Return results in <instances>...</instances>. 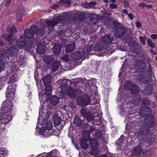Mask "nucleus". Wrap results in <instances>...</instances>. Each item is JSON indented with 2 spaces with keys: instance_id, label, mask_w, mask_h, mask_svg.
<instances>
[{
  "instance_id": "58836bf2",
  "label": "nucleus",
  "mask_w": 157,
  "mask_h": 157,
  "mask_svg": "<svg viewBox=\"0 0 157 157\" xmlns=\"http://www.w3.org/2000/svg\"><path fill=\"white\" fill-rule=\"evenodd\" d=\"M46 23L48 27H53L56 25L55 23L52 20H47Z\"/></svg>"
},
{
  "instance_id": "a878e982",
  "label": "nucleus",
  "mask_w": 157,
  "mask_h": 157,
  "mask_svg": "<svg viewBox=\"0 0 157 157\" xmlns=\"http://www.w3.org/2000/svg\"><path fill=\"white\" fill-rule=\"evenodd\" d=\"M51 65V70L53 72H55L59 69L60 65V63L59 61H54Z\"/></svg>"
},
{
  "instance_id": "680f3d73",
  "label": "nucleus",
  "mask_w": 157,
  "mask_h": 157,
  "mask_svg": "<svg viewBox=\"0 0 157 157\" xmlns=\"http://www.w3.org/2000/svg\"><path fill=\"white\" fill-rule=\"evenodd\" d=\"M139 6L140 8L141 9H144L146 6V5L144 3H140L139 5Z\"/></svg>"
},
{
  "instance_id": "bb28decb",
  "label": "nucleus",
  "mask_w": 157,
  "mask_h": 157,
  "mask_svg": "<svg viewBox=\"0 0 157 157\" xmlns=\"http://www.w3.org/2000/svg\"><path fill=\"white\" fill-rule=\"evenodd\" d=\"M74 123L76 126L78 127L82 125V121L79 117L77 115L74 118Z\"/></svg>"
},
{
  "instance_id": "6ab92c4d",
  "label": "nucleus",
  "mask_w": 157,
  "mask_h": 157,
  "mask_svg": "<svg viewBox=\"0 0 157 157\" xmlns=\"http://www.w3.org/2000/svg\"><path fill=\"white\" fill-rule=\"evenodd\" d=\"M61 48V45L59 43H55L52 49L53 53L56 55L59 54Z\"/></svg>"
},
{
  "instance_id": "a18cd8bd",
  "label": "nucleus",
  "mask_w": 157,
  "mask_h": 157,
  "mask_svg": "<svg viewBox=\"0 0 157 157\" xmlns=\"http://www.w3.org/2000/svg\"><path fill=\"white\" fill-rule=\"evenodd\" d=\"M44 127L46 130H51L53 127L52 124L51 122L48 123L46 124V127Z\"/></svg>"
},
{
  "instance_id": "774afa93",
  "label": "nucleus",
  "mask_w": 157,
  "mask_h": 157,
  "mask_svg": "<svg viewBox=\"0 0 157 157\" xmlns=\"http://www.w3.org/2000/svg\"><path fill=\"white\" fill-rule=\"evenodd\" d=\"M37 26L34 25H32L31 27L30 28L31 29H33L34 30H36L37 28Z\"/></svg>"
},
{
  "instance_id": "6e6d98bb",
  "label": "nucleus",
  "mask_w": 157,
  "mask_h": 157,
  "mask_svg": "<svg viewBox=\"0 0 157 157\" xmlns=\"http://www.w3.org/2000/svg\"><path fill=\"white\" fill-rule=\"evenodd\" d=\"M46 130V128L44 127H42L40 128V130H39L38 132V133L40 134H44L45 132V130Z\"/></svg>"
},
{
  "instance_id": "7ed1b4c3",
  "label": "nucleus",
  "mask_w": 157,
  "mask_h": 157,
  "mask_svg": "<svg viewBox=\"0 0 157 157\" xmlns=\"http://www.w3.org/2000/svg\"><path fill=\"white\" fill-rule=\"evenodd\" d=\"M135 66L136 72L138 73H141L138 76V77L140 82L143 83L149 82V80L146 78L145 75L148 73L151 74L152 72V68L151 64H149V68L147 71H145L146 66L145 63L141 61H139L137 62Z\"/></svg>"
},
{
  "instance_id": "338daca9",
  "label": "nucleus",
  "mask_w": 157,
  "mask_h": 157,
  "mask_svg": "<svg viewBox=\"0 0 157 157\" xmlns=\"http://www.w3.org/2000/svg\"><path fill=\"white\" fill-rule=\"evenodd\" d=\"M99 157H109V155L105 154H101L99 156Z\"/></svg>"
},
{
  "instance_id": "ea45409f",
  "label": "nucleus",
  "mask_w": 157,
  "mask_h": 157,
  "mask_svg": "<svg viewBox=\"0 0 157 157\" xmlns=\"http://www.w3.org/2000/svg\"><path fill=\"white\" fill-rule=\"evenodd\" d=\"M57 152L53 150L51 151L50 153H49L45 157H57Z\"/></svg>"
},
{
  "instance_id": "bf43d9fd",
  "label": "nucleus",
  "mask_w": 157,
  "mask_h": 157,
  "mask_svg": "<svg viewBox=\"0 0 157 157\" xmlns=\"http://www.w3.org/2000/svg\"><path fill=\"white\" fill-rule=\"evenodd\" d=\"M96 3L95 2H90L89 3V6L90 8H93L95 6Z\"/></svg>"
},
{
  "instance_id": "b1692460",
  "label": "nucleus",
  "mask_w": 157,
  "mask_h": 157,
  "mask_svg": "<svg viewBox=\"0 0 157 157\" xmlns=\"http://www.w3.org/2000/svg\"><path fill=\"white\" fill-rule=\"evenodd\" d=\"M143 124L145 125H147L149 128L150 127H153L155 125V122L151 118L145 119L144 124Z\"/></svg>"
},
{
  "instance_id": "4468645a",
  "label": "nucleus",
  "mask_w": 157,
  "mask_h": 157,
  "mask_svg": "<svg viewBox=\"0 0 157 157\" xmlns=\"http://www.w3.org/2000/svg\"><path fill=\"white\" fill-rule=\"evenodd\" d=\"M144 90H141L143 94L145 95H150L152 93L153 89V86L151 84H147L145 86Z\"/></svg>"
},
{
  "instance_id": "5fc2aeb1",
  "label": "nucleus",
  "mask_w": 157,
  "mask_h": 157,
  "mask_svg": "<svg viewBox=\"0 0 157 157\" xmlns=\"http://www.w3.org/2000/svg\"><path fill=\"white\" fill-rule=\"evenodd\" d=\"M9 32L11 34L13 33H16L17 32V29L15 27L13 26L10 29Z\"/></svg>"
},
{
  "instance_id": "c9c22d12",
  "label": "nucleus",
  "mask_w": 157,
  "mask_h": 157,
  "mask_svg": "<svg viewBox=\"0 0 157 157\" xmlns=\"http://www.w3.org/2000/svg\"><path fill=\"white\" fill-rule=\"evenodd\" d=\"M79 144L81 147L83 149H86L88 147V145L85 140H80Z\"/></svg>"
},
{
  "instance_id": "c85d7f7f",
  "label": "nucleus",
  "mask_w": 157,
  "mask_h": 157,
  "mask_svg": "<svg viewBox=\"0 0 157 157\" xmlns=\"http://www.w3.org/2000/svg\"><path fill=\"white\" fill-rule=\"evenodd\" d=\"M75 47V44L74 42L71 44L67 45L66 47V51L67 52H70L72 51Z\"/></svg>"
},
{
  "instance_id": "423d86ee",
  "label": "nucleus",
  "mask_w": 157,
  "mask_h": 157,
  "mask_svg": "<svg viewBox=\"0 0 157 157\" xmlns=\"http://www.w3.org/2000/svg\"><path fill=\"white\" fill-rule=\"evenodd\" d=\"M140 91V87L136 84H134L131 88L130 92L132 94L135 95L129 98V102L134 105H137L140 104L142 101L141 97L138 95Z\"/></svg>"
},
{
  "instance_id": "a19ab883",
  "label": "nucleus",
  "mask_w": 157,
  "mask_h": 157,
  "mask_svg": "<svg viewBox=\"0 0 157 157\" xmlns=\"http://www.w3.org/2000/svg\"><path fill=\"white\" fill-rule=\"evenodd\" d=\"M147 44L149 47H150L152 48H154L155 47V44L150 39H148L147 41Z\"/></svg>"
},
{
  "instance_id": "cd10ccee",
  "label": "nucleus",
  "mask_w": 157,
  "mask_h": 157,
  "mask_svg": "<svg viewBox=\"0 0 157 157\" xmlns=\"http://www.w3.org/2000/svg\"><path fill=\"white\" fill-rule=\"evenodd\" d=\"M85 14L83 13H80L77 14L75 18L76 20H78L79 21H83L85 18Z\"/></svg>"
},
{
  "instance_id": "8fccbe9b",
  "label": "nucleus",
  "mask_w": 157,
  "mask_h": 157,
  "mask_svg": "<svg viewBox=\"0 0 157 157\" xmlns=\"http://www.w3.org/2000/svg\"><path fill=\"white\" fill-rule=\"evenodd\" d=\"M5 37V35L3 34L0 37V46L3 47L5 45L4 42L2 40Z\"/></svg>"
},
{
  "instance_id": "2f4dec72",
  "label": "nucleus",
  "mask_w": 157,
  "mask_h": 157,
  "mask_svg": "<svg viewBox=\"0 0 157 157\" xmlns=\"http://www.w3.org/2000/svg\"><path fill=\"white\" fill-rule=\"evenodd\" d=\"M134 84L132 82L128 81L126 82L124 84V88L126 90H131V88L133 86Z\"/></svg>"
},
{
  "instance_id": "f257e3e1",
  "label": "nucleus",
  "mask_w": 157,
  "mask_h": 157,
  "mask_svg": "<svg viewBox=\"0 0 157 157\" xmlns=\"http://www.w3.org/2000/svg\"><path fill=\"white\" fill-rule=\"evenodd\" d=\"M140 116L135 115L129 117V122L126 124V129H130V131L140 130L139 133L142 135L146 136L150 132V128L147 125L143 124V121L140 118Z\"/></svg>"
},
{
  "instance_id": "5701e85b",
  "label": "nucleus",
  "mask_w": 157,
  "mask_h": 157,
  "mask_svg": "<svg viewBox=\"0 0 157 157\" xmlns=\"http://www.w3.org/2000/svg\"><path fill=\"white\" fill-rule=\"evenodd\" d=\"M155 138L153 135H149L146 139V142L149 145H152L155 143Z\"/></svg>"
},
{
  "instance_id": "37998d69",
  "label": "nucleus",
  "mask_w": 157,
  "mask_h": 157,
  "mask_svg": "<svg viewBox=\"0 0 157 157\" xmlns=\"http://www.w3.org/2000/svg\"><path fill=\"white\" fill-rule=\"evenodd\" d=\"M142 103L144 105H150L151 101L149 100L147 98H144L142 101Z\"/></svg>"
},
{
  "instance_id": "de8ad7c7",
  "label": "nucleus",
  "mask_w": 157,
  "mask_h": 157,
  "mask_svg": "<svg viewBox=\"0 0 157 157\" xmlns=\"http://www.w3.org/2000/svg\"><path fill=\"white\" fill-rule=\"evenodd\" d=\"M5 64L3 61L0 62V72L4 70L5 68Z\"/></svg>"
},
{
  "instance_id": "f3484780",
  "label": "nucleus",
  "mask_w": 157,
  "mask_h": 157,
  "mask_svg": "<svg viewBox=\"0 0 157 157\" xmlns=\"http://www.w3.org/2000/svg\"><path fill=\"white\" fill-rule=\"evenodd\" d=\"M44 60L45 63L49 65H51L55 61L53 56L51 55L46 56L44 58Z\"/></svg>"
},
{
  "instance_id": "9b49d317",
  "label": "nucleus",
  "mask_w": 157,
  "mask_h": 157,
  "mask_svg": "<svg viewBox=\"0 0 157 157\" xmlns=\"http://www.w3.org/2000/svg\"><path fill=\"white\" fill-rule=\"evenodd\" d=\"M151 113V108L145 106L141 108L140 110V118L141 119V116L142 117H146L150 115Z\"/></svg>"
},
{
  "instance_id": "4be33fe9",
  "label": "nucleus",
  "mask_w": 157,
  "mask_h": 157,
  "mask_svg": "<svg viewBox=\"0 0 157 157\" xmlns=\"http://www.w3.org/2000/svg\"><path fill=\"white\" fill-rule=\"evenodd\" d=\"M76 92L72 87H71L67 90V93L68 95L71 98H74L76 96Z\"/></svg>"
},
{
  "instance_id": "ddd939ff",
  "label": "nucleus",
  "mask_w": 157,
  "mask_h": 157,
  "mask_svg": "<svg viewBox=\"0 0 157 157\" xmlns=\"http://www.w3.org/2000/svg\"><path fill=\"white\" fill-rule=\"evenodd\" d=\"M143 151V149L141 146L140 145H138L135 147L132 150L131 156L132 157H138Z\"/></svg>"
},
{
  "instance_id": "603ef678",
  "label": "nucleus",
  "mask_w": 157,
  "mask_h": 157,
  "mask_svg": "<svg viewBox=\"0 0 157 157\" xmlns=\"http://www.w3.org/2000/svg\"><path fill=\"white\" fill-rule=\"evenodd\" d=\"M139 39L140 42H141L142 44L143 45H144L145 44V38L143 37V36H141L139 37Z\"/></svg>"
},
{
  "instance_id": "09e8293b",
  "label": "nucleus",
  "mask_w": 157,
  "mask_h": 157,
  "mask_svg": "<svg viewBox=\"0 0 157 157\" xmlns=\"http://www.w3.org/2000/svg\"><path fill=\"white\" fill-rule=\"evenodd\" d=\"M16 81V78L15 75H13L11 76L10 78L9 82L13 83Z\"/></svg>"
},
{
  "instance_id": "69168bd1",
  "label": "nucleus",
  "mask_w": 157,
  "mask_h": 157,
  "mask_svg": "<svg viewBox=\"0 0 157 157\" xmlns=\"http://www.w3.org/2000/svg\"><path fill=\"white\" fill-rule=\"evenodd\" d=\"M136 27L137 28H140L141 27L142 25L141 24L140 21L136 22Z\"/></svg>"
},
{
  "instance_id": "2eb2a0df",
  "label": "nucleus",
  "mask_w": 157,
  "mask_h": 157,
  "mask_svg": "<svg viewBox=\"0 0 157 157\" xmlns=\"http://www.w3.org/2000/svg\"><path fill=\"white\" fill-rule=\"evenodd\" d=\"M113 40V36L110 34L105 35L102 39L104 43L107 45L112 43Z\"/></svg>"
},
{
  "instance_id": "79ce46f5",
  "label": "nucleus",
  "mask_w": 157,
  "mask_h": 157,
  "mask_svg": "<svg viewBox=\"0 0 157 157\" xmlns=\"http://www.w3.org/2000/svg\"><path fill=\"white\" fill-rule=\"evenodd\" d=\"M61 122V119L58 117H55L54 118V123L55 125H59L60 124Z\"/></svg>"
},
{
  "instance_id": "e2e57ef3",
  "label": "nucleus",
  "mask_w": 157,
  "mask_h": 157,
  "mask_svg": "<svg viewBox=\"0 0 157 157\" xmlns=\"http://www.w3.org/2000/svg\"><path fill=\"white\" fill-rule=\"evenodd\" d=\"M128 18L131 20H132L134 18V16L132 13H129L128 14Z\"/></svg>"
},
{
  "instance_id": "9d476101",
  "label": "nucleus",
  "mask_w": 157,
  "mask_h": 157,
  "mask_svg": "<svg viewBox=\"0 0 157 157\" xmlns=\"http://www.w3.org/2000/svg\"><path fill=\"white\" fill-rule=\"evenodd\" d=\"M16 87V85L14 83L12 85L8 86L6 92V96L7 98H10V97H13V96H14Z\"/></svg>"
},
{
  "instance_id": "0eeeda50",
  "label": "nucleus",
  "mask_w": 157,
  "mask_h": 157,
  "mask_svg": "<svg viewBox=\"0 0 157 157\" xmlns=\"http://www.w3.org/2000/svg\"><path fill=\"white\" fill-rule=\"evenodd\" d=\"M113 25L115 29L114 35L116 38L124 39L127 34L126 28L122 26L121 24L117 21H114Z\"/></svg>"
},
{
  "instance_id": "13d9d810",
  "label": "nucleus",
  "mask_w": 157,
  "mask_h": 157,
  "mask_svg": "<svg viewBox=\"0 0 157 157\" xmlns=\"http://www.w3.org/2000/svg\"><path fill=\"white\" fill-rule=\"evenodd\" d=\"M109 8L111 9H116L117 8V6L116 4H111L109 5Z\"/></svg>"
},
{
  "instance_id": "4d7b16f0",
  "label": "nucleus",
  "mask_w": 157,
  "mask_h": 157,
  "mask_svg": "<svg viewBox=\"0 0 157 157\" xmlns=\"http://www.w3.org/2000/svg\"><path fill=\"white\" fill-rule=\"evenodd\" d=\"M95 130V128L94 127H93L92 126H91L90 127L89 129L87 131V132L89 134L90 133H91L92 132L94 131Z\"/></svg>"
},
{
  "instance_id": "20e7f679",
  "label": "nucleus",
  "mask_w": 157,
  "mask_h": 157,
  "mask_svg": "<svg viewBox=\"0 0 157 157\" xmlns=\"http://www.w3.org/2000/svg\"><path fill=\"white\" fill-rule=\"evenodd\" d=\"M33 45L32 41L29 39L25 40V36L23 35L20 36L19 38L16 40V44L15 45L16 48L18 49V52L19 49H22L23 47L26 51H29L31 50Z\"/></svg>"
},
{
  "instance_id": "412c9836",
  "label": "nucleus",
  "mask_w": 157,
  "mask_h": 157,
  "mask_svg": "<svg viewBox=\"0 0 157 157\" xmlns=\"http://www.w3.org/2000/svg\"><path fill=\"white\" fill-rule=\"evenodd\" d=\"M26 14V12L23 9H19L17 14V20L21 21L23 17Z\"/></svg>"
},
{
  "instance_id": "aec40b11",
  "label": "nucleus",
  "mask_w": 157,
  "mask_h": 157,
  "mask_svg": "<svg viewBox=\"0 0 157 157\" xmlns=\"http://www.w3.org/2000/svg\"><path fill=\"white\" fill-rule=\"evenodd\" d=\"M90 144L91 148L98 149L99 147V144L98 141L95 139L92 138L90 141Z\"/></svg>"
},
{
  "instance_id": "864d4df0",
  "label": "nucleus",
  "mask_w": 157,
  "mask_h": 157,
  "mask_svg": "<svg viewBox=\"0 0 157 157\" xmlns=\"http://www.w3.org/2000/svg\"><path fill=\"white\" fill-rule=\"evenodd\" d=\"M68 15L67 13H64L61 15V17H62V21H64L66 19L68 18Z\"/></svg>"
},
{
  "instance_id": "49530a36",
  "label": "nucleus",
  "mask_w": 157,
  "mask_h": 157,
  "mask_svg": "<svg viewBox=\"0 0 157 157\" xmlns=\"http://www.w3.org/2000/svg\"><path fill=\"white\" fill-rule=\"evenodd\" d=\"M94 136L96 138H100L101 137L102 134L100 131L96 130L94 134Z\"/></svg>"
},
{
  "instance_id": "1a4fd4ad",
  "label": "nucleus",
  "mask_w": 157,
  "mask_h": 157,
  "mask_svg": "<svg viewBox=\"0 0 157 157\" xmlns=\"http://www.w3.org/2000/svg\"><path fill=\"white\" fill-rule=\"evenodd\" d=\"M91 99L88 94H84L80 97L78 100V103L80 106H84L89 104Z\"/></svg>"
},
{
  "instance_id": "052dcab7",
  "label": "nucleus",
  "mask_w": 157,
  "mask_h": 157,
  "mask_svg": "<svg viewBox=\"0 0 157 157\" xmlns=\"http://www.w3.org/2000/svg\"><path fill=\"white\" fill-rule=\"evenodd\" d=\"M123 3L124 4V8L129 7V4L128 1L125 0L123 2Z\"/></svg>"
},
{
  "instance_id": "c756f323",
  "label": "nucleus",
  "mask_w": 157,
  "mask_h": 157,
  "mask_svg": "<svg viewBox=\"0 0 157 157\" xmlns=\"http://www.w3.org/2000/svg\"><path fill=\"white\" fill-rule=\"evenodd\" d=\"M50 101L52 105H56L59 101V99L58 97L54 96L50 98Z\"/></svg>"
},
{
  "instance_id": "c03bdc74",
  "label": "nucleus",
  "mask_w": 157,
  "mask_h": 157,
  "mask_svg": "<svg viewBox=\"0 0 157 157\" xmlns=\"http://www.w3.org/2000/svg\"><path fill=\"white\" fill-rule=\"evenodd\" d=\"M91 150L90 152V154L93 156H96L97 155L98 152L97 150L98 149L95 148H91Z\"/></svg>"
},
{
  "instance_id": "f704fd0d",
  "label": "nucleus",
  "mask_w": 157,
  "mask_h": 157,
  "mask_svg": "<svg viewBox=\"0 0 157 157\" xmlns=\"http://www.w3.org/2000/svg\"><path fill=\"white\" fill-rule=\"evenodd\" d=\"M45 30V29L44 28H41L38 29L36 32V35L37 36H38V35L41 36H44L46 34Z\"/></svg>"
},
{
  "instance_id": "393cba45",
  "label": "nucleus",
  "mask_w": 157,
  "mask_h": 157,
  "mask_svg": "<svg viewBox=\"0 0 157 157\" xmlns=\"http://www.w3.org/2000/svg\"><path fill=\"white\" fill-rule=\"evenodd\" d=\"M45 48L44 45H42L41 43H40L37 46L36 51L39 54H44L45 52Z\"/></svg>"
},
{
  "instance_id": "7c9ffc66",
  "label": "nucleus",
  "mask_w": 157,
  "mask_h": 157,
  "mask_svg": "<svg viewBox=\"0 0 157 157\" xmlns=\"http://www.w3.org/2000/svg\"><path fill=\"white\" fill-rule=\"evenodd\" d=\"M5 35V37L4 38L5 40L8 42V43L10 44H12L13 42V34L11 33L10 34H4Z\"/></svg>"
},
{
  "instance_id": "dca6fc26",
  "label": "nucleus",
  "mask_w": 157,
  "mask_h": 157,
  "mask_svg": "<svg viewBox=\"0 0 157 157\" xmlns=\"http://www.w3.org/2000/svg\"><path fill=\"white\" fill-rule=\"evenodd\" d=\"M35 32L34 30L31 29H27L25 31L24 36L25 38L28 39H31L34 36Z\"/></svg>"
},
{
  "instance_id": "72a5a7b5",
  "label": "nucleus",
  "mask_w": 157,
  "mask_h": 157,
  "mask_svg": "<svg viewBox=\"0 0 157 157\" xmlns=\"http://www.w3.org/2000/svg\"><path fill=\"white\" fill-rule=\"evenodd\" d=\"M45 86V94L46 95L48 96L51 94L52 88L51 85L46 86Z\"/></svg>"
},
{
  "instance_id": "e433bc0d",
  "label": "nucleus",
  "mask_w": 157,
  "mask_h": 157,
  "mask_svg": "<svg viewBox=\"0 0 157 157\" xmlns=\"http://www.w3.org/2000/svg\"><path fill=\"white\" fill-rule=\"evenodd\" d=\"M53 20L56 25L58 23L62 21V17H61V15L59 16H56L53 19Z\"/></svg>"
},
{
  "instance_id": "f8f14e48",
  "label": "nucleus",
  "mask_w": 157,
  "mask_h": 157,
  "mask_svg": "<svg viewBox=\"0 0 157 157\" xmlns=\"http://www.w3.org/2000/svg\"><path fill=\"white\" fill-rule=\"evenodd\" d=\"M141 46L136 43H134L130 47V50L132 52L139 54L142 52Z\"/></svg>"
},
{
  "instance_id": "3c124183",
  "label": "nucleus",
  "mask_w": 157,
  "mask_h": 157,
  "mask_svg": "<svg viewBox=\"0 0 157 157\" xmlns=\"http://www.w3.org/2000/svg\"><path fill=\"white\" fill-rule=\"evenodd\" d=\"M90 23L92 25H95L97 22V19L94 17H92L90 19Z\"/></svg>"
},
{
  "instance_id": "a211bd4d",
  "label": "nucleus",
  "mask_w": 157,
  "mask_h": 157,
  "mask_svg": "<svg viewBox=\"0 0 157 157\" xmlns=\"http://www.w3.org/2000/svg\"><path fill=\"white\" fill-rule=\"evenodd\" d=\"M52 78L51 75H48L44 76L43 78V81L45 86L51 85Z\"/></svg>"
},
{
  "instance_id": "6e6552de",
  "label": "nucleus",
  "mask_w": 157,
  "mask_h": 157,
  "mask_svg": "<svg viewBox=\"0 0 157 157\" xmlns=\"http://www.w3.org/2000/svg\"><path fill=\"white\" fill-rule=\"evenodd\" d=\"M80 116L83 117L88 121H91L94 119V116L87 109L84 107L82 108L80 110Z\"/></svg>"
},
{
  "instance_id": "39448f33",
  "label": "nucleus",
  "mask_w": 157,
  "mask_h": 157,
  "mask_svg": "<svg viewBox=\"0 0 157 157\" xmlns=\"http://www.w3.org/2000/svg\"><path fill=\"white\" fill-rule=\"evenodd\" d=\"M16 47L12 46L6 50L5 49L0 50V62L3 61V60L6 57L9 59L12 57H15L18 54V49Z\"/></svg>"
},
{
  "instance_id": "4c0bfd02",
  "label": "nucleus",
  "mask_w": 157,
  "mask_h": 157,
  "mask_svg": "<svg viewBox=\"0 0 157 157\" xmlns=\"http://www.w3.org/2000/svg\"><path fill=\"white\" fill-rule=\"evenodd\" d=\"M143 156L145 157H149V156L152 155V151L150 150H146L143 153Z\"/></svg>"
},
{
  "instance_id": "473e14b6",
  "label": "nucleus",
  "mask_w": 157,
  "mask_h": 157,
  "mask_svg": "<svg viewBox=\"0 0 157 157\" xmlns=\"http://www.w3.org/2000/svg\"><path fill=\"white\" fill-rule=\"evenodd\" d=\"M85 54V52L84 50H79L76 53L75 56L78 58V59H80Z\"/></svg>"
},
{
  "instance_id": "f03ea898",
  "label": "nucleus",
  "mask_w": 157,
  "mask_h": 157,
  "mask_svg": "<svg viewBox=\"0 0 157 157\" xmlns=\"http://www.w3.org/2000/svg\"><path fill=\"white\" fill-rule=\"evenodd\" d=\"M13 101L10 100H6L5 102L3 101L2 107V110H3L1 114L0 120L2 124H6L10 122L12 119V115L11 112L13 106Z\"/></svg>"
},
{
  "instance_id": "0e129e2a",
  "label": "nucleus",
  "mask_w": 157,
  "mask_h": 157,
  "mask_svg": "<svg viewBox=\"0 0 157 157\" xmlns=\"http://www.w3.org/2000/svg\"><path fill=\"white\" fill-rule=\"evenodd\" d=\"M151 37L153 39L156 40L157 39V35L155 34H152L151 35Z\"/></svg>"
}]
</instances>
